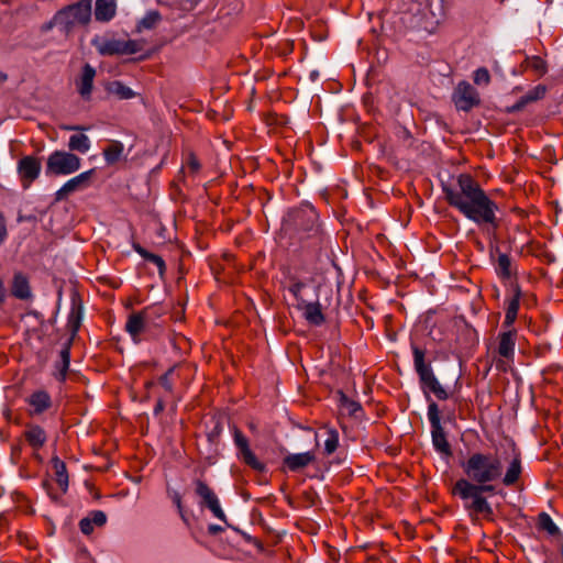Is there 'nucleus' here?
Here are the masks:
<instances>
[{
	"label": "nucleus",
	"instance_id": "obj_1",
	"mask_svg": "<svg viewBox=\"0 0 563 563\" xmlns=\"http://www.w3.org/2000/svg\"><path fill=\"white\" fill-rule=\"evenodd\" d=\"M443 192L449 205L466 219L478 225L498 227V206L481 188L478 183L467 174H461L454 186H444Z\"/></svg>",
	"mask_w": 563,
	"mask_h": 563
},
{
	"label": "nucleus",
	"instance_id": "obj_2",
	"mask_svg": "<svg viewBox=\"0 0 563 563\" xmlns=\"http://www.w3.org/2000/svg\"><path fill=\"white\" fill-rule=\"evenodd\" d=\"M462 468L467 481L479 485L501 481L505 486H511L522 472L520 453L515 448L504 453L475 452L462 463Z\"/></svg>",
	"mask_w": 563,
	"mask_h": 563
},
{
	"label": "nucleus",
	"instance_id": "obj_3",
	"mask_svg": "<svg viewBox=\"0 0 563 563\" xmlns=\"http://www.w3.org/2000/svg\"><path fill=\"white\" fill-rule=\"evenodd\" d=\"M493 490V485H479L465 478L459 479L453 488V493L464 501V507L471 515H483L486 518L493 516V508L483 494Z\"/></svg>",
	"mask_w": 563,
	"mask_h": 563
},
{
	"label": "nucleus",
	"instance_id": "obj_4",
	"mask_svg": "<svg viewBox=\"0 0 563 563\" xmlns=\"http://www.w3.org/2000/svg\"><path fill=\"white\" fill-rule=\"evenodd\" d=\"M323 279V275L320 273L302 271L289 278L287 287L297 301L317 300Z\"/></svg>",
	"mask_w": 563,
	"mask_h": 563
},
{
	"label": "nucleus",
	"instance_id": "obj_5",
	"mask_svg": "<svg viewBox=\"0 0 563 563\" xmlns=\"http://www.w3.org/2000/svg\"><path fill=\"white\" fill-rule=\"evenodd\" d=\"M91 16V0H80L75 4L58 11L53 20L46 25L49 30L54 25H60L69 29L77 24H86Z\"/></svg>",
	"mask_w": 563,
	"mask_h": 563
},
{
	"label": "nucleus",
	"instance_id": "obj_6",
	"mask_svg": "<svg viewBox=\"0 0 563 563\" xmlns=\"http://www.w3.org/2000/svg\"><path fill=\"white\" fill-rule=\"evenodd\" d=\"M80 158L65 151L53 152L46 163V174L70 175L80 168Z\"/></svg>",
	"mask_w": 563,
	"mask_h": 563
},
{
	"label": "nucleus",
	"instance_id": "obj_7",
	"mask_svg": "<svg viewBox=\"0 0 563 563\" xmlns=\"http://www.w3.org/2000/svg\"><path fill=\"white\" fill-rule=\"evenodd\" d=\"M152 323L153 311L151 308H145L139 312H133L128 317L125 331L134 343H139L141 341V334L147 331Z\"/></svg>",
	"mask_w": 563,
	"mask_h": 563
},
{
	"label": "nucleus",
	"instance_id": "obj_8",
	"mask_svg": "<svg viewBox=\"0 0 563 563\" xmlns=\"http://www.w3.org/2000/svg\"><path fill=\"white\" fill-rule=\"evenodd\" d=\"M516 347V331L507 330L498 335L497 354L495 360L496 366L499 369L506 371L509 363L512 361Z\"/></svg>",
	"mask_w": 563,
	"mask_h": 563
},
{
	"label": "nucleus",
	"instance_id": "obj_9",
	"mask_svg": "<svg viewBox=\"0 0 563 563\" xmlns=\"http://www.w3.org/2000/svg\"><path fill=\"white\" fill-rule=\"evenodd\" d=\"M195 490L197 496L201 498V505L207 507L212 515L227 523V517L221 508L220 501L212 488H210L205 482L197 481L195 483Z\"/></svg>",
	"mask_w": 563,
	"mask_h": 563
},
{
	"label": "nucleus",
	"instance_id": "obj_10",
	"mask_svg": "<svg viewBox=\"0 0 563 563\" xmlns=\"http://www.w3.org/2000/svg\"><path fill=\"white\" fill-rule=\"evenodd\" d=\"M453 100L457 109L468 111L479 102L478 93L467 81H461L453 95Z\"/></svg>",
	"mask_w": 563,
	"mask_h": 563
},
{
	"label": "nucleus",
	"instance_id": "obj_11",
	"mask_svg": "<svg viewBox=\"0 0 563 563\" xmlns=\"http://www.w3.org/2000/svg\"><path fill=\"white\" fill-rule=\"evenodd\" d=\"M233 437L234 443L239 450L240 459L253 470L257 472H263L265 470L264 463H262L252 452L249 445V441L243 435V433L240 430L234 429Z\"/></svg>",
	"mask_w": 563,
	"mask_h": 563
},
{
	"label": "nucleus",
	"instance_id": "obj_12",
	"mask_svg": "<svg viewBox=\"0 0 563 563\" xmlns=\"http://www.w3.org/2000/svg\"><path fill=\"white\" fill-rule=\"evenodd\" d=\"M93 169L84 172L69 180H67L55 194L56 200H63L70 194L85 189L89 185V180L93 174Z\"/></svg>",
	"mask_w": 563,
	"mask_h": 563
},
{
	"label": "nucleus",
	"instance_id": "obj_13",
	"mask_svg": "<svg viewBox=\"0 0 563 563\" xmlns=\"http://www.w3.org/2000/svg\"><path fill=\"white\" fill-rule=\"evenodd\" d=\"M18 169L26 187L38 177L41 164L37 158L33 156H25L19 162Z\"/></svg>",
	"mask_w": 563,
	"mask_h": 563
},
{
	"label": "nucleus",
	"instance_id": "obj_14",
	"mask_svg": "<svg viewBox=\"0 0 563 563\" xmlns=\"http://www.w3.org/2000/svg\"><path fill=\"white\" fill-rule=\"evenodd\" d=\"M316 461L313 451L288 454L284 459V465L291 472H298Z\"/></svg>",
	"mask_w": 563,
	"mask_h": 563
},
{
	"label": "nucleus",
	"instance_id": "obj_15",
	"mask_svg": "<svg viewBox=\"0 0 563 563\" xmlns=\"http://www.w3.org/2000/svg\"><path fill=\"white\" fill-rule=\"evenodd\" d=\"M26 402L31 415H41L52 406L51 396L45 390L34 391L27 397Z\"/></svg>",
	"mask_w": 563,
	"mask_h": 563
},
{
	"label": "nucleus",
	"instance_id": "obj_16",
	"mask_svg": "<svg viewBox=\"0 0 563 563\" xmlns=\"http://www.w3.org/2000/svg\"><path fill=\"white\" fill-rule=\"evenodd\" d=\"M428 12V7L422 5L419 2L412 3V8L410 12H406L404 14V21L409 24L410 27L413 29H427V23L424 21Z\"/></svg>",
	"mask_w": 563,
	"mask_h": 563
},
{
	"label": "nucleus",
	"instance_id": "obj_17",
	"mask_svg": "<svg viewBox=\"0 0 563 563\" xmlns=\"http://www.w3.org/2000/svg\"><path fill=\"white\" fill-rule=\"evenodd\" d=\"M92 45L101 55H120L121 41L113 36H96L92 40Z\"/></svg>",
	"mask_w": 563,
	"mask_h": 563
},
{
	"label": "nucleus",
	"instance_id": "obj_18",
	"mask_svg": "<svg viewBox=\"0 0 563 563\" xmlns=\"http://www.w3.org/2000/svg\"><path fill=\"white\" fill-rule=\"evenodd\" d=\"M298 307L303 311V316L309 323L320 325L324 321L319 299L306 302L298 301Z\"/></svg>",
	"mask_w": 563,
	"mask_h": 563
},
{
	"label": "nucleus",
	"instance_id": "obj_19",
	"mask_svg": "<svg viewBox=\"0 0 563 563\" xmlns=\"http://www.w3.org/2000/svg\"><path fill=\"white\" fill-rule=\"evenodd\" d=\"M96 70L90 65H85L80 78L77 81V89L80 96L88 99L92 91Z\"/></svg>",
	"mask_w": 563,
	"mask_h": 563
},
{
	"label": "nucleus",
	"instance_id": "obj_20",
	"mask_svg": "<svg viewBox=\"0 0 563 563\" xmlns=\"http://www.w3.org/2000/svg\"><path fill=\"white\" fill-rule=\"evenodd\" d=\"M117 12L115 0H96L95 16L97 21L108 22Z\"/></svg>",
	"mask_w": 563,
	"mask_h": 563
},
{
	"label": "nucleus",
	"instance_id": "obj_21",
	"mask_svg": "<svg viewBox=\"0 0 563 563\" xmlns=\"http://www.w3.org/2000/svg\"><path fill=\"white\" fill-rule=\"evenodd\" d=\"M103 156L108 165H114L126 158L124 145L120 141H111L103 150Z\"/></svg>",
	"mask_w": 563,
	"mask_h": 563
},
{
	"label": "nucleus",
	"instance_id": "obj_22",
	"mask_svg": "<svg viewBox=\"0 0 563 563\" xmlns=\"http://www.w3.org/2000/svg\"><path fill=\"white\" fill-rule=\"evenodd\" d=\"M432 444L437 452L450 456L452 451L442 427L431 428Z\"/></svg>",
	"mask_w": 563,
	"mask_h": 563
},
{
	"label": "nucleus",
	"instance_id": "obj_23",
	"mask_svg": "<svg viewBox=\"0 0 563 563\" xmlns=\"http://www.w3.org/2000/svg\"><path fill=\"white\" fill-rule=\"evenodd\" d=\"M25 439L34 450H38L46 442V433L40 426H31L25 431Z\"/></svg>",
	"mask_w": 563,
	"mask_h": 563
},
{
	"label": "nucleus",
	"instance_id": "obj_24",
	"mask_svg": "<svg viewBox=\"0 0 563 563\" xmlns=\"http://www.w3.org/2000/svg\"><path fill=\"white\" fill-rule=\"evenodd\" d=\"M70 363V351L66 346L59 353V361L55 365L54 376L58 380H65Z\"/></svg>",
	"mask_w": 563,
	"mask_h": 563
},
{
	"label": "nucleus",
	"instance_id": "obj_25",
	"mask_svg": "<svg viewBox=\"0 0 563 563\" xmlns=\"http://www.w3.org/2000/svg\"><path fill=\"white\" fill-rule=\"evenodd\" d=\"M424 387H427L435 397L440 400H444L449 397L446 390L439 383L433 372L426 377L420 379Z\"/></svg>",
	"mask_w": 563,
	"mask_h": 563
},
{
	"label": "nucleus",
	"instance_id": "obj_26",
	"mask_svg": "<svg viewBox=\"0 0 563 563\" xmlns=\"http://www.w3.org/2000/svg\"><path fill=\"white\" fill-rule=\"evenodd\" d=\"M53 470L55 472L56 482L60 489L65 493L68 488V474L65 463L57 456L52 459Z\"/></svg>",
	"mask_w": 563,
	"mask_h": 563
},
{
	"label": "nucleus",
	"instance_id": "obj_27",
	"mask_svg": "<svg viewBox=\"0 0 563 563\" xmlns=\"http://www.w3.org/2000/svg\"><path fill=\"white\" fill-rule=\"evenodd\" d=\"M412 352L415 368L419 375V378L421 379L427 375L431 374L432 368L424 362V352L421 349H419L418 346H413Z\"/></svg>",
	"mask_w": 563,
	"mask_h": 563
},
{
	"label": "nucleus",
	"instance_id": "obj_28",
	"mask_svg": "<svg viewBox=\"0 0 563 563\" xmlns=\"http://www.w3.org/2000/svg\"><path fill=\"white\" fill-rule=\"evenodd\" d=\"M538 528L547 532L550 537H560L561 531L559 527L555 525L553 519L547 512H541L538 517Z\"/></svg>",
	"mask_w": 563,
	"mask_h": 563
},
{
	"label": "nucleus",
	"instance_id": "obj_29",
	"mask_svg": "<svg viewBox=\"0 0 563 563\" xmlns=\"http://www.w3.org/2000/svg\"><path fill=\"white\" fill-rule=\"evenodd\" d=\"M109 93L118 97L121 100L132 99L135 97V92L121 81H112L107 86Z\"/></svg>",
	"mask_w": 563,
	"mask_h": 563
},
{
	"label": "nucleus",
	"instance_id": "obj_30",
	"mask_svg": "<svg viewBox=\"0 0 563 563\" xmlns=\"http://www.w3.org/2000/svg\"><path fill=\"white\" fill-rule=\"evenodd\" d=\"M90 146L91 142L89 137L84 133L74 134L69 137L68 147L70 151L85 154L90 150Z\"/></svg>",
	"mask_w": 563,
	"mask_h": 563
},
{
	"label": "nucleus",
	"instance_id": "obj_31",
	"mask_svg": "<svg viewBox=\"0 0 563 563\" xmlns=\"http://www.w3.org/2000/svg\"><path fill=\"white\" fill-rule=\"evenodd\" d=\"M519 292L515 294L510 299L507 300V309L504 325L510 328L516 321L519 310Z\"/></svg>",
	"mask_w": 563,
	"mask_h": 563
},
{
	"label": "nucleus",
	"instance_id": "obj_32",
	"mask_svg": "<svg viewBox=\"0 0 563 563\" xmlns=\"http://www.w3.org/2000/svg\"><path fill=\"white\" fill-rule=\"evenodd\" d=\"M12 294L20 299H26L30 297L31 291L26 278L18 274L14 276L12 285Z\"/></svg>",
	"mask_w": 563,
	"mask_h": 563
},
{
	"label": "nucleus",
	"instance_id": "obj_33",
	"mask_svg": "<svg viewBox=\"0 0 563 563\" xmlns=\"http://www.w3.org/2000/svg\"><path fill=\"white\" fill-rule=\"evenodd\" d=\"M161 19L158 11L151 10L139 21L136 29L139 32H142L143 30H152L158 24Z\"/></svg>",
	"mask_w": 563,
	"mask_h": 563
},
{
	"label": "nucleus",
	"instance_id": "obj_34",
	"mask_svg": "<svg viewBox=\"0 0 563 563\" xmlns=\"http://www.w3.org/2000/svg\"><path fill=\"white\" fill-rule=\"evenodd\" d=\"M323 430L327 437L324 440V452L330 455L338 449L339 433L335 429L329 427H324Z\"/></svg>",
	"mask_w": 563,
	"mask_h": 563
},
{
	"label": "nucleus",
	"instance_id": "obj_35",
	"mask_svg": "<svg viewBox=\"0 0 563 563\" xmlns=\"http://www.w3.org/2000/svg\"><path fill=\"white\" fill-rule=\"evenodd\" d=\"M133 250L141 255L144 260L155 264L159 272L162 273L165 269V263L163 258L156 254L147 252L144 247H142L140 244H133Z\"/></svg>",
	"mask_w": 563,
	"mask_h": 563
},
{
	"label": "nucleus",
	"instance_id": "obj_36",
	"mask_svg": "<svg viewBox=\"0 0 563 563\" xmlns=\"http://www.w3.org/2000/svg\"><path fill=\"white\" fill-rule=\"evenodd\" d=\"M510 258L506 254H500L497 260L496 265V272L498 275L503 277H509L510 276Z\"/></svg>",
	"mask_w": 563,
	"mask_h": 563
},
{
	"label": "nucleus",
	"instance_id": "obj_37",
	"mask_svg": "<svg viewBox=\"0 0 563 563\" xmlns=\"http://www.w3.org/2000/svg\"><path fill=\"white\" fill-rule=\"evenodd\" d=\"M473 80L477 86H488L490 82V75L487 68L479 67L473 74Z\"/></svg>",
	"mask_w": 563,
	"mask_h": 563
},
{
	"label": "nucleus",
	"instance_id": "obj_38",
	"mask_svg": "<svg viewBox=\"0 0 563 563\" xmlns=\"http://www.w3.org/2000/svg\"><path fill=\"white\" fill-rule=\"evenodd\" d=\"M340 407L343 411H346L349 415H355L361 410V406L358 402L349 399L345 396H342L340 399Z\"/></svg>",
	"mask_w": 563,
	"mask_h": 563
},
{
	"label": "nucleus",
	"instance_id": "obj_39",
	"mask_svg": "<svg viewBox=\"0 0 563 563\" xmlns=\"http://www.w3.org/2000/svg\"><path fill=\"white\" fill-rule=\"evenodd\" d=\"M428 419L430 421L431 428L442 427L438 406L433 402L428 407Z\"/></svg>",
	"mask_w": 563,
	"mask_h": 563
},
{
	"label": "nucleus",
	"instance_id": "obj_40",
	"mask_svg": "<svg viewBox=\"0 0 563 563\" xmlns=\"http://www.w3.org/2000/svg\"><path fill=\"white\" fill-rule=\"evenodd\" d=\"M80 311L76 307L71 308V311L69 313L68 318V327L73 332H76L80 324Z\"/></svg>",
	"mask_w": 563,
	"mask_h": 563
},
{
	"label": "nucleus",
	"instance_id": "obj_41",
	"mask_svg": "<svg viewBox=\"0 0 563 563\" xmlns=\"http://www.w3.org/2000/svg\"><path fill=\"white\" fill-rule=\"evenodd\" d=\"M121 46L124 51L120 52V55L134 54L139 51V44L135 41H121Z\"/></svg>",
	"mask_w": 563,
	"mask_h": 563
},
{
	"label": "nucleus",
	"instance_id": "obj_42",
	"mask_svg": "<svg viewBox=\"0 0 563 563\" xmlns=\"http://www.w3.org/2000/svg\"><path fill=\"white\" fill-rule=\"evenodd\" d=\"M88 518L91 519V522L93 526H98V527L103 526L107 521L106 514L100 510L91 512V515Z\"/></svg>",
	"mask_w": 563,
	"mask_h": 563
},
{
	"label": "nucleus",
	"instance_id": "obj_43",
	"mask_svg": "<svg viewBox=\"0 0 563 563\" xmlns=\"http://www.w3.org/2000/svg\"><path fill=\"white\" fill-rule=\"evenodd\" d=\"M184 167L189 169L191 173H197L200 169V163L194 154H189Z\"/></svg>",
	"mask_w": 563,
	"mask_h": 563
},
{
	"label": "nucleus",
	"instance_id": "obj_44",
	"mask_svg": "<svg viewBox=\"0 0 563 563\" xmlns=\"http://www.w3.org/2000/svg\"><path fill=\"white\" fill-rule=\"evenodd\" d=\"M529 65H530L531 68H533L539 74H544L545 73V63L540 57H532L529 60Z\"/></svg>",
	"mask_w": 563,
	"mask_h": 563
},
{
	"label": "nucleus",
	"instance_id": "obj_45",
	"mask_svg": "<svg viewBox=\"0 0 563 563\" xmlns=\"http://www.w3.org/2000/svg\"><path fill=\"white\" fill-rule=\"evenodd\" d=\"M170 498H172L173 503L175 504V506L177 507L180 518L186 522L187 519H186L183 504H181V496L179 495V493L174 492L173 494H170Z\"/></svg>",
	"mask_w": 563,
	"mask_h": 563
},
{
	"label": "nucleus",
	"instance_id": "obj_46",
	"mask_svg": "<svg viewBox=\"0 0 563 563\" xmlns=\"http://www.w3.org/2000/svg\"><path fill=\"white\" fill-rule=\"evenodd\" d=\"M79 526L84 534H90L93 531L95 527L91 522V519H89L88 517L81 519Z\"/></svg>",
	"mask_w": 563,
	"mask_h": 563
},
{
	"label": "nucleus",
	"instance_id": "obj_47",
	"mask_svg": "<svg viewBox=\"0 0 563 563\" xmlns=\"http://www.w3.org/2000/svg\"><path fill=\"white\" fill-rule=\"evenodd\" d=\"M159 383L166 390H172L173 385L172 382L169 380V373L163 375L159 379Z\"/></svg>",
	"mask_w": 563,
	"mask_h": 563
},
{
	"label": "nucleus",
	"instance_id": "obj_48",
	"mask_svg": "<svg viewBox=\"0 0 563 563\" xmlns=\"http://www.w3.org/2000/svg\"><path fill=\"white\" fill-rule=\"evenodd\" d=\"M208 530L211 534H217V533H220L223 531V528L221 526H218V525H210L208 527Z\"/></svg>",
	"mask_w": 563,
	"mask_h": 563
},
{
	"label": "nucleus",
	"instance_id": "obj_49",
	"mask_svg": "<svg viewBox=\"0 0 563 563\" xmlns=\"http://www.w3.org/2000/svg\"><path fill=\"white\" fill-rule=\"evenodd\" d=\"M63 129L68 130V131H85V130H87L86 128L80 126V125H65V126H63Z\"/></svg>",
	"mask_w": 563,
	"mask_h": 563
},
{
	"label": "nucleus",
	"instance_id": "obj_50",
	"mask_svg": "<svg viewBox=\"0 0 563 563\" xmlns=\"http://www.w3.org/2000/svg\"><path fill=\"white\" fill-rule=\"evenodd\" d=\"M4 299H5V288L2 284V282L0 280V302H2Z\"/></svg>",
	"mask_w": 563,
	"mask_h": 563
},
{
	"label": "nucleus",
	"instance_id": "obj_51",
	"mask_svg": "<svg viewBox=\"0 0 563 563\" xmlns=\"http://www.w3.org/2000/svg\"><path fill=\"white\" fill-rule=\"evenodd\" d=\"M5 236V228L4 225L0 222V243L3 241Z\"/></svg>",
	"mask_w": 563,
	"mask_h": 563
},
{
	"label": "nucleus",
	"instance_id": "obj_52",
	"mask_svg": "<svg viewBox=\"0 0 563 563\" xmlns=\"http://www.w3.org/2000/svg\"><path fill=\"white\" fill-rule=\"evenodd\" d=\"M161 409H162V405H161V404H158V406H157V410H161Z\"/></svg>",
	"mask_w": 563,
	"mask_h": 563
}]
</instances>
